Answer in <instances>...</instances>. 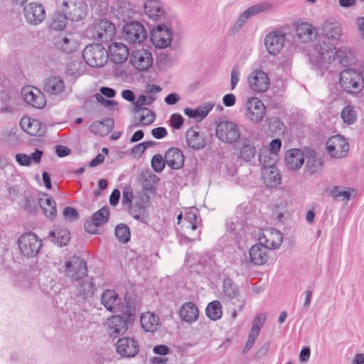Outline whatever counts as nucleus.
Returning <instances> with one entry per match:
<instances>
[{"instance_id": "nucleus-1", "label": "nucleus", "mask_w": 364, "mask_h": 364, "mask_svg": "<svg viewBox=\"0 0 364 364\" xmlns=\"http://www.w3.org/2000/svg\"><path fill=\"white\" fill-rule=\"evenodd\" d=\"M323 46L321 43H317L315 46V51H316L320 56L321 60L328 61L331 60H338V62L343 65H347L353 61V54L351 50L348 47H341L336 51H333L335 48L331 46H326L323 42Z\"/></svg>"}, {"instance_id": "nucleus-2", "label": "nucleus", "mask_w": 364, "mask_h": 364, "mask_svg": "<svg viewBox=\"0 0 364 364\" xmlns=\"http://www.w3.org/2000/svg\"><path fill=\"white\" fill-rule=\"evenodd\" d=\"M364 67L358 69L348 68L340 74V84L349 93H359L364 87Z\"/></svg>"}, {"instance_id": "nucleus-3", "label": "nucleus", "mask_w": 364, "mask_h": 364, "mask_svg": "<svg viewBox=\"0 0 364 364\" xmlns=\"http://www.w3.org/2000/svg\"><path fill=\"white\" fill-rule=\"evenodd\" d=\"M82 57L85 63L90 67L101 68L107 62L109 54L101 44L93 43L85 48Z\"/></svg>"}, {"instance_id": "nucleus-4", "label": "nucleus", "mask_w": 364, "mask_h": 364, "mask_svg": "<svg viewBox=\"0 0 364 364\" xmlns=\"http://www.w3.org/2000/svg\"><path fill=\"white\" fill-rule=\"evenodd\" d=\"M349 144L346 138L337 134L331 136L326 143L328 156L333 159L345 158L349 151Z\"/></svg>"}, {"instance_id": "nucleus-5", "label": "nucleus", "mask_w": 364, "mask_h": 364, "mask_svg": "<svg viewBox=\"0 0 364 364\" xmlns=\"http://www.w3.org/2000/svg\"><path fill=\"white\" fill-rule=\"evenodd\" d=\"M21 252L26 257L37 255L42 247L41 240L33 232H29L20 236L18 241Z\"/></svg>"}, {"instance_id": "nucleus-6", "label": "nucleus", "mask_w": 364, "mask_h": 364, "mask_svg": "<svg viewBox=\"0 0 364 364\" xmlns=\"http://www.w3.org/2000/svg\"><path fill=\"white\" fill-rule=\"evenodd\" d=\"M62 11L72 21L83 19L87 11V6L83 0H64Z\"/></svg>"}, {"instance_id": "nucleus-7", "label": "nucleus", "mask_w": 364, "mask_h": 364, "mask_svg": "<svg viewBox=\"0 0 364 364\" xmlns=\"http://www.w3.org/2000/svg\"><path fill=\"white\" fill-rule=\"evenodd\" d=\"M65 276L71 279L72 282L83 279L87 276V267L84 259L73 257L65 263Z\"/></svg>"}, {"instance_id": "nucleus-8", "label": "nucleus", "mask_w": 364, "mask_h": 364, "mask_svg": "<svg viewBox=\"0 0 364 364\" xmlns=\"http://www.w3.org/2000/svg\"><path fill=\"white\" fill-rule=\"evenodd\" d=\"M123 36L129 43L140 44L146 38L147 33L143 24L132 21L124 26Z\"/></svg>"}, {"instance_id": "nucleus-9", "label": "nucleus", "mask_w": 364, "mask_h": 364, "mask_svg": "<svg viewBox=\"0 0 364 364\" xmlns=\"http://www.w3.org/2000/svg\"><path fill=\"white\" fill-rule=\"evenodd\" d=\"M216 136L220 141L232 144L239 139L240 132L237 125L234 122L221 121L217 125Z\"/></svg>"}, {"instance_id": "nucleus-10", "label": "nucleus", "mask_w": 364, "mask_h": 364, "mask_svg": "<svg viewBox=\"0 0 364 364\" xmlns=\"http://www.w3.org/2000/svg\"><path fill=\"white\" fill-rule=\"evenodd\" d=\"M151 40L153 44L159 48H165L170 46L172 41V32L164 23V21L153 28Z\"/></svg>"}, {"instance_id": "nucleus-11", "label": "nucleus", "mask_w": 364, "mask_h": 364, "mask_svg": "<svg viewBox=\"0 0 364 364\" xmlns=\"http://www.w3.org/2000/svg\"><path fill=\"white\" fill-rule=\"evenodd\" d=\"M265 106L257 97H250L245 103V117L253 122H259L265 115Z\"/></svg>"}, {"instance_id": "nucleus-12", "label": "nucleus", "mask_w": 364, "mask_h": 364, "mask_svg": "<svg viewBox=\"0 0 364 364\" xmlns=\"http://www.w3.org/2000/svg\"><path fill=\"white\" fill-rule=\"evenodd\" d=\"M111 9L116 18L123 22H127L133 18L136 14L135 6L125 0L113 1Z\"/></svg>"}, {"instance_id": "nucleus-13", "label": "nucleus", "mask_w": 364, "mask_h": 364, "mask_svg": "<svg viewBox=\"0 0 364 364\" xmlns=\"http://www.w3.org/2000/svg\"><path fill=\"white\" fill-rule=\"evenodd\" d=\"M304 154V159H306L304 167L305 172L309 175L321 172L323 169V161L316 150L311 148H305Z\"/></svg>"}, {"instance_id": "nucleus-14", "label": "nucleus", "mask_w": 364, "mask_h": 364, "mask_svg": "<svg viewBox=\"0 0 364 364\" xmlns=\"http://www.w3.org/2000/svg\"><path fill=\"white\" fill-rule=\"evenodd\" d=\"M114 23L107 20L102 19L94 28L93 38L102 42L110 41L115 36Z\"/></svg>"}, {"instance_id": "nucleus-15", "label": "nucleus", "mask_w": 364, "mask_h": 364, "mask_svg": "<svg viewBox=\"0 0 364 364\" xmlns=\"http://www.w3.org/2000/svg\"><path fill=\"white\" fill-rule=\"evenodd\" d=\"M23 12L26 20L32 25L41 23L46 16V11L43 5L36 2L26 5Z\"/></svg>"}, {"instance_id": "nucleus-16", "label": "nucleus", "mask_w": 364, "mask_h": 364, "mask_svg": "<svg viewBox=\"0 0 364 364\" xmlns=\"http://www.w3.org/2000/svg\"><path fill=\"white\" fill-rule=\"evenodd\" d=\"M151 53L145 49H140L132 53L130 63L139 71H144L152 65Z\"/></svg>"}, {"instance_id": "nucleus-17", "label": "nucleus", "mask_w": 364, "mask_h": 364, "mask_svg": "<svg viewBox=\"0 0 364 364\" xmlns=\"http://www.w3.org/2000/svg\"><path fill=\"white\" fill-rule=\"evenodd\" d=\"M250 88L257 92H264L269 87V79L267 75L261 70L253 72L248 78Z\"/></svg>"}, {"instance_id": "nucleus-18", "label": "nucleus", "mask_w": 364, "mask_h": 364, "mask_svg": "<svg viewBox=\"0 0 364 364\" xmlns=\"http://www.w3.org/2000/svg\"><path fill=\"white\" fill-rule=\"evenodd\" d=\"M286 36L282 32L273 31L266 36L264 45L271 55L278 54L284 47Z\"/></svg>"}, {"instance_id": "nucleus-19", "label": "nucleus", "mask_w": 364, "mask_h": 364, "mask_svg": "<svg viewBox=\"0 0 364 364\" xmlns=\"http://www.w3.org/2000/svg\"><path fill=\"white\" fill-rule=\"evenodd\" d=\"M259 242L269 250L277 249L283 242V235L275 229L265 230L259 236Z\"/></svg>"}, {"instance_id": "nucleus-20", "label": "nucleus", "mask_w": 364, "mask_h": 364, "mask_svg": "<svg viewBox=\"0 0 364 364\" xmlns=\"http://www.w3.org/2000/svg\"><path fill=\"white\" fill-rule=\"evenodd\" d=\"M144 12L154 21H163L166 18L164 6L159 0H144Z\"/></svg>"}, {"instance_id": "nucleus-21", "label": "nucleus", "mask_w": 364, "mask_h": 364, "mask_svg": "<svg viewBox=\"0 0 364 364\" xmlns=\"http://www.w3.org/2000/svg\"><path fill=\"white\" fill-rule=\"evenodd\" d=\"M116 350L123 357H134L139 352V346L134 338L124 337L117 341Z\"/></svg>"}, {"instance_id": "nucleus-22", "label": "nucleus", "mask_w": 364, "mask_h": 364, "mask_svg": "<svg viewBox=\"0 0 364 364\" xmlns=\"http://www.w3.org/2000/svg\"><path fill=\"white\" fill-rule=\"evenodd\" d=\"M74 284L76 295L81 299H87L92 296L96 288L93 282V278L87 276L83 279L76 280Z\"/></svg>"}, {"instance_id": "nucleus-23", "label": "nucleus", "mask_w": 364, "mask_h": 364, "mask_svg": "<svg viewBox=\"0 0 364 364\" xmlns=\"http://www.w3.org/2000/svg\"><path fill=\"white\" fill-rule=\"evenodd\" d=\"M196 212V210H190L185 213V220L189 225L186 228L188 236H185L184 239L191 242L200 240V231L198 230L200 222L197 220Z\"/></svg>"}, {"instance_id": "nucleus-24", "label": "nucleus", "mask_w": 364, "mask_h": 364, "mask_svg": "<svg viewBox=\"0 0 364 364\" xmlns=\"http://www.w3.org/2000/svg\"><path fill=\"white\" fill-rule=\"evenodd\" d=\"M322 34L328 40L338 41L342 35V28L340 23L334 18L326 20L321 26Z\"/></svg>"}, {"instance_id": "nucleus-25", "label": "nucleus", "mask_w": 364, "mask_h": 364, "mask_svg": "<svg viewBox=\"0 0 364 364\" xmlns=\"http://www.w3.org/2000/svg\"><path fill=\"white\" fill-rule=\"evenodd\" d=\"M161 91V87L156 85H149L147 86L146 92L149 93V97L141 95L134 105V111L139 115L141 113V109L144 105H150L155 100V94L159 93Z\"/></svg>"}, {"instance_id": "nucleus-26", "label": "nucleus", "mask_w": 364, "mask_h": 364, "mask_svg": "<svg viewBox=\"0 0 364 364\" xmlns=\"http://www.w3.org/2000/svg\"><path fill=\"white\" fill-rule=\"evenodd\" d=\"M22 95L25 102L35 108L42 109L46 105V100L39 90H32L31 87H24Z\"/></svg>"}, {"instance_id": "nucleus-27", "label": "nucleus", "mask_w": 364, "mask_h": 364, "mask_svg": "<svg viewBox=\"0 0 364 364\" xmlns=\"http://www.w3.org/2000/svg\"><path fill=\"white\" fill-rule=\"evenodd\" d=\"M304 150L291 149L287 151L285 164L289 169L296 171L301 168L304 163Z\"/></svg>"}, {"instance_id": "nucleus-28", "label": "nucleus", "mask_w": 364, "mask_h": 364, "mask_svg": "<svg viewBox=\"0 0 364 364\" xmlns=\"http://www.w3.org/2000/svg\"><path fill=\"white\" fill-rule=\"evenodd\" d=\"M101 303L107 310L117 312L120 309L121 299L114 290L107 289L101 295Z\"/></svg>"}, {"instance_id": "nucleus-29", "label": "nucleus", "mask_w": 364, "mask_h": 364, "mask_svg": "<svg viewBox=\"0 0 364 364\" xmlns=\"http://www.w3.org/2000/svg\"><path fill=\"white\" fill-rule=\"evenodd\" d=\"M65 82L59 76H50L45 79L43 91L50 95H59L65 90Z\"/></svg>"}, {"instance_id": "nucleus-30", "label": "nucleus", "mask_w": 364, "mask_h": 364, "mask_svg": "<svg viewBox=\"0 0 364 364\" xmlns=\"http://www.w3.org/2000/svg\"><path fill=\"white\" fill-rule=\"evenodd\" d=\"M107 331L111 336L123 334L127 330V318L124 316L115 315L108 319Z\"/></svg>"}, {"instance_id": "nucleus-31", "label": "nucleus", "mask_w": 364, "mask_h": 364, "mask_svg": "<svg viewBox=\"0 0 364 364\" xmlns=\"http://www.w3.org/2000/svg\"><path fill=\"white\" fill-rule=\"evenodd\" d=\"M269 250L259 242L254 245L250 250V257L255 265H262L269 259Z\"/></svg>"}, {"instance_id": "nucleus-32", "label": "nucleus", "mask_w": 364, "mask_h": 364, "mask_svg": "<svg viewBox=\"0 0 364 364\" xmlns=\"http://www.w3.org/2000/svg\"><path fill=\"white\" fill-rule=\"evenodd\" d=\"M108 54L114 63L120 64L127 59L129 51L124 44L114 42L109 46Z\"/></svg>"}, {"instance_id": "nucleus-33", "label": "nucleus", "mask_w": 364, "mask_h": 364, "mask_svg": "<svg viewBox=\"0 0 364 364\" xmlns=\"http://www.w3.org/2000/svg\"><path fill=\"white\" fill-rule=\"evenodd\" d=\"M238 156L245 161H250L253 159L257 149L253 141L250 138L243 137L238 141Z\"/></svg>"}, {"instance_id": "nucleus-34", "label": "nucleus", "mask_w": 364, "mask_h": 364, "mask_svg": "<svg viewBox=\"0 0 364 364\" xmlns=\"http://www.w3.org/2000/svg\"><path fill=\"white\" fill-rule=\"evenodd\" d=\"M296 36L302 43H309L317 36L316 28L308 23L298 24L296 28Z\"/></svg>"}, {"instance_id": "nucleus-35", "label": "nucleus", "mask_w": 364, "mask_h": 364, "mask_svg": "<svg viewBox=\"0 0 364 364\" xmlns=\"http://www.w3.org/2000/svg\"><path fill=\"white\" fill-rule=\"evenodd\" d=\"M186 143L188 146L194 149H200L205 146L203 133L197 131L195 128H189L185 134Z\"/></svg>"}, {"instance_id": "nucleus-36", "label": "nucleus", "mask_w": 364, "mask_h": 364, "mask_svg": "<svg viewBox=\"0 0 364 364\" xmlns=\"http://www.w3.org/2000/svg\"><path fill=\"white\" fill-rule=\"evenodd\" d=\"M166 164L173 169L181 168L184 164L183 153L177 148H171L165 154Z\"/></svg>"}, {"instance_id": "nucleus-37", "label": "nucleus", "mask_w": 364, "mask_h": 364, "mask_svg": "<svg viewBox=\"0 0 364 364\" xmlns=\"http://www.w3.org/2000/svg\"><path fill=\"white\" fill-rule=\"evenodd\" d=\"M179 315L183 321L192 323L198 318L199 311L193 302H186L180 308Z\"/></svg>"}, {"instance_id": "nucleus-38", "label": "nucleus", "mask_w": 364, "mask_h": 364, "mask_svg": "<svg viewBox=\"0 0 364 364\" xmlns=\"http://www.w3.org/2000/svg\"><path fill=\"white\" fill-rule=\"evenodd\" d=\"M38 205L44 215L49 218H53L56 215V204L55 200L48 194H43L38 198Z\"/></svg>"}, {"instance_id": "nucleus-39", "label": "nucleus", "mask_w": 364, "mask_h": 364, "mask_svg": "<svg viewBox=\"0 0 364 364\" xmlns=\"http://www.w3.org/2000/svg\"><path fill=\"white\" fill-rule=\"evenodd\" d=\"M48 237L58 246L63 247L69 242L70 234L67 229L56 228L49 233Z\"/></svg>"}, {"instance_id": "nucleus-40", "label": "nucleus", "mask_w": 364, "mask_h": 364, "mask_svg": "<svg viewBox=\"0 0 364 364\" xmlns=\"http://www.w3.org/2000/svg\"><path fill=\"white\" fill-rule=\"evenodd\" d=\"M159 318L155 314L144 313L141 316L142 328L147 332H154L159 326Z\"/></svg>"}, {"instance_id": "nucleus-41", "label": "nucleus", "mask_w": 364, "mask_h": 364, "mask_svg": "<svg viewBox=\"0 0 364 364\" xmlns=\"http://www.w3.org/2000/svg\"><path fill=\"white\" fill-rule=\"evenodd\" d=\"M113 123L112 119H107L105 122L95 121L90 125V132L95 135H107L112 131Z\"/></svg>"}, {"instance_id": "nucleus-42", "label": "nucleus", "mask_w": 364, "mask_h": 364, "mask_svg": "<svg viewBox=\"0 0 364 364\" xmlns=\"http://www.w3.org/2000/svg\"><path fill=\"white\" fill-rule=\"evenodd\" d=\"M213 105L210 104L204 105L202 107H198L196 109L185 108L184 113L189 118L196 119L198 121L203 119L212 109Z\"/></svg>"}, {"instance_id": "nucleus-43", "label": "nucleus", "mask_w": 364, "mask_h": 364, "mask_svg": "<svg viewBox=\"0 0 364 364\" xmlns=\"http://www.w3.org/2000/svg\"><path fill=\"white\" fill-rule=\"evenodd\" d=\"M57 47L65 53L69 54L76 50L78 47V42L73 36L70 35L60 39L57 42Z\"/></svg>"}, {"instance_id": "nucleus-44", "label": "nucleus", "mask_w": 364, "mask_h": 364, "mask_svg": "<svg viewBox=\"0 0 364 364\" xmlns=\"http://www.w3.org/2000/svg\"><path fill=\"white\" fill-rule=\"evenodd\" d=\"M206 316L213 321L220 319L223 315L222 306L219 301L209 303L205 309Z\"/></svg>"}, {"instance_id": "nucleus-45", "label": "nucleus", "mask_w": 364, "mask_h": 364, "mask_svg": "<svg viewBox=\"0 0 364 364\" xmlns=\"http://www.w3.org/2000/svg\"><path fill=\"white\" fill-rule=\"evenodd\" d=\"M259 160L260 164L262 166V171H265L266 169L272 170L274 167H277V155L272 156L271 155V153H267L266 151L259 153Z\"/></svg>"}, {"instance_id": "nucleus-46", "label": "nucleus", "mask_w": 364, "mask_h": 364, "mask_svg": "<svg viewBox=\"0 0 364 364\" xmlns=\"http://www.w3.org/2000/svg\"><path fill=\"white\" fill-rule=\"evenodd\" d=\"M139 114V122L135 123L133 127L146 126L152 124L155 119L154 114L148 108H142Z\"/></svg>"}, {"instance_id": "nucleus-47", "label": "nucleus", "mask_w": 364, "mask_h": 364, "mask_svg": "<svg viewBox=\"0 0 364 364\" xmlns=\"http://www.w3.org/2000/svg\"><path fill=\"white\" fill-rule=\"evenodd\" d=\"M273 4L268 1H262L259 4H255L245 10V12L249 17L254 16L259 13L264 12L272 8Z\"/></svg>"}, {"instance_id": "nucleus-48", "label": "nucleus", "mask_w": 364, "mask_h": 364, "mask_svg": "<svg viewBox=\"0 0 364 364\" xmlns=\"http://www.w3.org/2000/svg\"><path fill=\"white\" fill-rule=\"evenodd\" d=\"M223 288L224 294L230 299L235 298L239 294V289L237 286L230 278L224 279Z\"/></svg>"}, {"instance_id": "nucleus-49", "label": "nucleus", "mask_w": 364, "mask_h": 364, "mask_svg": "<svg viewBox=\"0 0 364 364\" xmlns=\"http://www.w3.org/2000/svg\"><path fill=\"white\" fill-rule=\"evenodd\" d=\"M343 122L348 125L353 124L357 119V115L353 106L346 105L341 112Z\"/></svg>"}, {"instance_id": "nucleus-50", "label": "nucleus", "mask_w": 364, "mask_h": 364, "mask_svg": "<svg viewBox=\"0 0 364 364\" xmlns=\"http://www.w3.org/2000/svg\"><path fill=\"white\" fill-rule=\"evenodd\" d=\"M115 235L117 240L123 244L128 242L130 240V230L128 225L121 223L115 228Z\"/></svg>"}, {"instance_id": "nucleus-51", "label": "nucleus", "mask_w": 364, "mask_h": 364, "mask_svg": "<svg viewBox=\"0 0 364 364\" xmlns=\"http://www.w3.org/2000/svg\"><path fill=\"white\" fill-rule=\"evenodd\" d=\"M262 175L266 181H269L272 186H277L281 183V177L277 167L272 170L262 171Z\"/></svg>"}, {"instance_id": "nucleus-52", "label": "nucleus", "mask_w": 364, "mask_h": 364, "mask_svg": "<svg viewBox=\"0 0 364 364\" xmlns=\"http://www.w3.org/2000/svg\"><path fill=\"white\" fill-rule=\"evenodd\" d=\"M69 19L68 16L63 14H55L52 22L50 23V28L55 31H61L66 26V20Z\"/></svg>"}, {"instance_id": "nucleus-53", "label": "nucleus", "mask_w": 364, "mask_h": 364, "mask_svg": "<svg viewBox=\"0 0 364 364\" xmlns=\"http://www.w3.org/2000/svg\"><path fill=\"white\" fill-rule=\"evenodd\" d=\"M109 208L104 206L100 210H97L94 213L92 219L97 225H101L109 219Z\"/></svg>"}, {"instance_id": "nucleus-54", "label": "nucleus", "mask_w": 364, "mask_h": 364, "mask_svg": "<svg viewBox=\"0 0 364 364\" xmlns=\"http://www.w3.org/2000/svg\"><path fill=\"white\" fill-rule=\"evenodd\" d=\"M92 9L100 16L107 14L109 9L108 0H92Z\"/></svg>"}, {"instance_id": "nucleus-55", "label": "nucleus", "mask_w": 364, "mask_h": 364, "mask_svg": "<svg viewBox=\"0 0 364 364\" xmlns=\"http://www.w3.org/2000/svg\"><path fill=\"white\" fill-rule=\"evenodd\" d=\"M151 163L152 168L157 173L161 172L166 164L165 158L164 159L161 154L154 155Z\"/></svg>"}, {"instance_id": "nucleus-56", "label": "nucleus", "mask_w": 364, "mask_h": 364, "mask_svg": "<svg viewBox=\"0 0 364 364\" xmlns=\"http://www.w3.org/2000/svg\"><path fill=\"white\" fill-rule=\"evenodd\" d=\"M265 321H266V314H260L257 315L253 321L252 326V328L250 332H252V333L259 335L260 328L264 325Z\"/></svg>"}, {"instance_id": "nucleus-57", "label": "nucleus", "mask_w": 364, "mask_h": 364, "mask_svg": "<svg viewBox=\"0 0 364 364\" xmlns=\"http://www.w3.org/2000/svg\"><path fill=\"white\" fill-rule=\"evenodd\" d=\"M46 132V127L36 119H33L28 134L32 136H43Z\"/></svg>"}, {"instance_id": "nucleus-58", "label": "nucleus", "mask_w": 364, "mask_h": 364, "mask_svg": "<svg viewBox=\"0 0 364 364\" xmlns=\"http://www.w3.org/2000/svg\"><path fill=\"white\" fill-rule=\"evenodd\" d=\"M331 196L337 200H347L350 198V193L348 191H344L340 187H335L331 192Z\"/></svg>"}, {"instance_id": "nucleus-59", "label": "nucleus", "mask_w": 364, "mask_h": 364, "mask_svg": "<svg viewBox=\"0 0 364 364\" xmlns=\"http://www.w3.org/2000/svg\"><path fill=\"white\" fill-rule=\"evenodd\" d=\"M249 18V16L247 14L245 11H244L240 15L239 18L237 19L235 23L234 24L232 27V31L235 33L238 32L244 26Z\"/></svg>"}, {"instance_id": "nucleus-60", "label": "nucleus", "mask_w": 364, "mask_h": 364, "mask_svg": "<svg viewBox=\"0 0 364 364\" xmlns=\"http://www.w3.org/2000/svg\"><path fill=\"white\" fill-rule=\"evenodd\" d=\"M240 68L237 65H235L231 70V87L234 90L240 80Z\"/></svg>"}, {"instance_id": "nucleus-61", "label": "nucleus", "mask_w": 364, "mask_h": 364, "mask_svg": "<svg viewBox=\"0 0 364 364\" xmlns=\"http://www.w3.org/2000/svg\"><path fill=\"white\" fill-rule=\"evenodd\" d=\"M133 198L132 191L130 188H127L123 191L122 196V203L124 206L127 208H131L132 206V200Z\"/></svg>"}, {"instance_id": "nucleus-62", "label": "nucleus", "mask_w": 364, "mask_h": 364, "mask_svg": "<svg viewBox=\"0 0 364 364\" xmlns=\"http://www.w3.org/2000/svg\"><path fill=\"white\" fill-rule=\"evenodd\" d=\"M16 160L21 166H28L31 164V156L25 154H17Z\"/></svg>"}, {"instance_id": "nucleus-63", "label": "nucleus", "mask_w": 364, "mask_h": 364, "mask_svg": "<svg viewBox=\"0 0 364 364\" xmlns=\"http://www.w3.org/2000/svg\"><path fill=\"white\" fill-rule=\"evenodd\" d=\"M171 125L174 129H180L183 124V118L179 114H173L171 116Z\"/></svg>"}, {"instance_id": "nucleus-64", "label": "nucleus", "mask_w": 364, "mask_h": 364, "mask_svg": "<svg viewBox=\"0 0 364 364\" xmlns=\"http://www.w3.org/2000/svg\"><path fill=\"white\" fill-rule=\"evenodd\" d=\"M63 216L68 220H76L78 218L77 211L71 207H66L63 210Z\"/></svg>"}]
</instances>
